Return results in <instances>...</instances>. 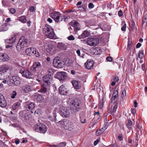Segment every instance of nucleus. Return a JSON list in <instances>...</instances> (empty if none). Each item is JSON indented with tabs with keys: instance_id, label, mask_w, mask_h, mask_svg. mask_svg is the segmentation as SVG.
Segmentation results:
<instances>
[{
	"instance_id": "f257e3e1",
	"label": "nucleus",
	"mask_w": 147,
	"mask_h": 147,
	"mask_svg": "<svg viewBox=\"0 0 147 147\" xmlns=\"http://www.w3.org/2000/svg\"><path fill=\"white\" fill-rule=\"evenodd\" d=\"M11 69L7 65H2L0 67V80L5 79L11 76Z\"/></svg>"
},
{
	"instance_id": "f03ea898",
	"label": "nucleus",
	"mask_w": 147,
	"mask_h": 147,
	"mask_svg": "<svg viewBox=\"0 0 147 147\" xmlns=\"http://www.w3.org/2000/svg\"><path fill=\"white\" fill-rule=\"evenodd\" d=\"M30 45V42L28 40L25 38L24 36L21 38L16 46L17 50L18 51L23 50L24 48L28 47Z\"/></svg>"
},
{
	"instance_id": "7ed1b4c3",
	"label": "nucleus",
	"mask_w": 147,
	"mask_h": 147,
	"mask_svg": "<svg viewBox=\"0 0 147 147\" xmlns=\"http://www.w3.org/2000/svg\"><path fill=\"white\" fill-rule=\"evenodd\" d=\"M43 32L47 38L52 39L54 38L55 34L53 28L50 26L46 24L43 28Z\"/></svg>"
},
{
	"instance_id": "20e7f679",
	"label": "nucleus",
	"mask_w": 147,
	"mask_h": 147,
	"mask_svg": "<svg viewBox=\"0 0 147 147\" xmlns=\"http://www.w3.org/2000/svg\"><path fill=\"white\" fill-rule=\"evenodd\" d=\"M58 123L66 129L71 131L74 129L73 123L68 120L64 119L59 121Z\"/></svg>"
},
{
	"instance_id": "39448f33",
	"label": "nucleus",
	"mask_w": 147,
	"mask_h": 147,
	"mask_svg": "<svg viewBox=\"0 0 147 147\" xmlns=\"http://www.w3.org/2000/svg\"><path fill=\"white\" fill-rule=\"evenodd\" d=\"M51 17L56 22L61 21L63 19L64 20L68 19L67 18L64 16H61V14L58 12L54 11L51 13Z\"/></svg>"
},
{
	"instance_id": "423d86ee",
	"label": "nucleus",
	"mask_w": 147,
	"mask_h": 147,
	"mask_svg": "<svg viewBox=\"0 0 147 147\" xmlns=\"http://www.w3.org/2000/svg\"><path fill=\"white\" fill-rule=\"evenodd\" d=\"M34 127L36 131L41 134H45L47 131V126L42 123H38L35 124Z\"/></svg>"
},
{
	"instance_id": "0eeeda50",
	"label": "nucleus",
	"mask_w": 147,
	"mask_h": 147,
	"mask_svg": "<svg viewBox=\"0 0 147 147\" xmlns=\"http://www.w3.org/2000/svg\"><path fill=\"white\" fill-rule=\"evenodd\" d=\"M32 72L31 73L28 70L24 69L20 71V73L22 74L23 77L28 79H32L34 77V73L33 72Z\"/></svg>"
},
{
	"instance_id": "6e6552de",
	"label": "nucleus",
	"mask_w": 147,
	"mask_h": 147,
	"mask_svg": "<svg viewBox=\"0 0 147 147\" xmlns=\"http://www.w3.org/2000/svg\"><path fill=\"white\" fill-rule=\"evenodd\" d=\"M70 108L73 110L74 111H78L79 109H80V102L77 100H72L71 101Z\"/></svg>"
},
{
	"instance_id": "1a4fd4ad",
	"label": "nucleus",
	"mask_w": 147,
	"mask_h": 147,
	"mask_svg": "<svg viewBox=\"0 0 147 147\" xmlns=\"http://www.w3.org/2000/svg\"><path fill=\"white\" fill-rule=\"evenodd\" d=\"M87 44L91 46H97L99 42V40L98 38H88L86 40Z\"/></svg>"
},
{
	"instance_id": "9d476101",
	"label": "nucleus",
	"mask_w": 147,
	"mask_h": 147,
	"mask_svg": "<svg viewBox=\"0 0 147 147\" xmlns=\"http://www.w3.org/2000/svg\"><path fill=\"white\" fill-rule=\"evenodd\" d=\"M60 114L63 117H69L70 115L69 111L66 109L65 107L61 106L59 108Z\"/></svg>"
},
{
	"instance_id": "9b49d317",
	"label": "nucleus",
	"mask_w": 147,
	"mask_h": 147,
	"mask_svg": "<svg viewBox=\"0 0 147 147\" xmlns=\"http://www.w3.org/2000/svg\"><path fill=\"white\" fill-rule=\"evenodd\" d=\"M53 66L57 68H61L63 65V61L58 57H55L53 61Z\"/></svg>"
},
{
	"instance_id": "f8f14e48",
	"label": "nucleus",
	"mask_w": 147,
	"mask_h": 147,
	"mask_svg": "<svg viewBox=\"0 0 147 147\" xmlns=\"http://www.w3.org/2000/svg\"><path fill=\"white\" fill-rule=\"evenodd\" d=\"M77 63L71 59H69L67 60L65 63V66L69 69H72L75 67Z\"/></svg>"
},
{
	"instance_id": "ddd939ff",
	"label": "nucleus",
	"mask_w": 147,
	"mask_h": 147,
	"mask_svg": "<svg viewBox=\"0 0 147 147\" xmlns=\"http://www.w3.org/2000/svg\"><path fill=\"white\" fill-rule=\"evenodd\" d=\"M9 82L16 86H19L21 82L20 78L17 76H13L10 78Z\"/></svg>"
},
{
	"instance_id": "4468645a",
	"label": "nucleus",
	"mask_w": 147,
	"mask_h": 147,
	"mask_svg": "<svg viewBox=\"0 0 147 147\" xmlns=\"http://www.w3.org/2000/svg\"><path fill=\"white\" fill-rule=\"evenodd\" d=\"M56 78L59 80H63L66 77V73L65 72H58L55 75Z\"/></svg>"
},
{
	"instance_id": "2eb2a0df",
	"label": "nucleus",
	"mask_w": 147,
	"mask_h": 147,
	"mask_svg": "<svg viewBox=\"0 0 147 147\" xmlns=\"http://www.w3.org/2000/svg\"><path fill=\"white\" fill-rule=\"evenodd\" d=\"M56 50L55 46L51 44H49L47 48V51L50 54L53 55L56 52Z\"/></svg>"
},
{
	"instance_id": "dca6fc26",
	"label": "nucleus",
	"mask_w": 147,
	"mask_h": 147,
	"mask_svg": "<svg viewBox=\"0 0 147 147\" xmlns=\"http://www.w3.org/2000/svg\"><path fill=\"white\" fill-rule=\"evenodd\" d=\"M41 67V65L38 62H35L33 65L31 69L32 72L35 73L36 71H38Z\"/></svg>"
},
{
	"instance_id": "f3484780",
	"label": "nucleus",
	"mask_w": 147,
	"mask_h": 147,
	"mask_svg": "<svg viewBox=\"0 0 147 147\" xmlns=\"http://www.w3.org/2000/svg\"><path fill=\"white\" fill-rule=\"evenodd\" d=\"M118 91L117 90L114 91L111 99L112 102L114 103L116 102V104H118Z\"/></svg>"
},
{
	"instance_id": "a211bd4d",
	"label": "nucleus",
	"mask_w": 147,
	"mask_h": 147,
	"mask_svg": "<svg viewBox=\"0 0 147 147\" xmlns=\"http://www.w3.org/2000/svg\"><path fill=\"white\" fill-rule=\"evenodd\" d=\"M6 101L3 96L0 94V106L2 107H5L7 105Z\"/></svg>"
},
{
	"instance_id": "6ab92c4d",
	"label": "nucleus",
	"mask_w": 147,
	"mask_h": 147,
	"mask_svg": "<svg viewBox=\"0 0 147 147\" xmlns=\"http://www.w3.org/2000/svg\"><path fill=\"white\" fill-rule=\"evenodd\" d=\"M52 79L51 76H45L43 78V81L44 82V84L45 85L50 86L51 82Z\"/></svg>"
},
{
	"instance_id": "aec40b11",
	"label": "nucleus",
	"mask_w": 147,
	"mask_h": 147,
	"mask_svg": "<svg viewBox=\"0 0 147 147\" xmlns=\"http://www.w3.org/2000/svg\"><path fill=\"white\" fill-rule=\"evenodd\" d=\"M69 24L72 26L74 30H78L80 29L79 24L77 21H72L69 23Z\"/></svg>"
},
{
	"instance_id": "412c9836",
	"label": "nucleus",
	"mask_w": 147,
	"mask_h": 147,
	"mask_svg": "<svg viewBox=\"0 0 147 147\" xmlns=\"http://www.w3.org/2000/svg\"><path fill=\"white\" fill-rule=\"evenodd\" d=\"M94 62L93 60H88L84 64L85 67L88 69H90L94 66Z\"/></svg>"
},
{
	"instance_id": "4be33fe9",
	"label": "nucleus",
	"mask_w": 147,
	"mask_h": 147,
	"mask_svg": "<svg viewBox=\"0 0 147 147\" xmlns=\"http://www.w3.org/2000/svg\"><path fill=\"white\" fill-rule=\"evenodd\" d=\"M10 59V57L6 53H1L0 54V59L4 61H7Z\"/></svg>"
},
{
	"instance_id": "5701e85b",
	"label": "nucleus",
	"mask_w": 147,
	"mask_h": 147,
	"mask_svg": "<svg viewBox=\"0 0 147 147\" xmlns=\"http://www.w3.org/2000/svg\"><path fill=\"white\" fill-rule=\"evenodd\" d=\"M49 89V86L48 85H45L44 84L41 86V88L38 92H41L45 93L48 91Z\"/></svg>"
},
{
	"instance_id": "b1692460",
	"label": "nucleus",
	"mask_w": 147,
	"mask_h": 147,
	"mask_svg": "<svg viewBox=\"0 0 147 147\" xmlns=\"http://www.w3.org/2000/svg\"><path fill=\"white\" fill-rule=\"evenodd\" d=\"M90 34V32L87 30H84L82 34L78 36L79 38H85L89 36Z\"/></svg>"
},
{
	"instance_id": "393cba45",
	"label": "nucleus",
	"mask_w": 147,
	"mask_h": 147,
	"mask_svg": "<svg viewBox=\"0 0 147 147\" xmlns=\"http://www.w3.org/2000/svg\"><path fill=\"white\" fill-rule=\"evenodd\" d=\"M65 86L63 85L61 86L59 88V92L62 95H66L67 94Z\"/></svg>"
},
{
	"instance_id": "a878e982",
	"label": "nucleus",
	"mask_w": 147,
	"mask_h": 147,
	"mask_svg": "<svg viewBox=\"0 0 147 147\" xmlns=\"http://www.w3.org/2000/svg\"><path fill=\"white\" fill-rule=\"evenodd\" d=\"M35 48L33 47L28 48H27L25 51L26 53L28 55L30 56L33 55L34 50Z\"/></svg>"
},
{
	"instance_id": "bb28decb",
	"label": "nucleus",
	"mask_w": 147,
	"mask_h": 147,
	"mask_svg": "<svg viewBox=\"0 0 147 147\" xmlns=\"http://www.w3.org/2000/svg\"><path fill=\"white\" fill-rule=\"evenodd\" d=\"M57 47L60 50H65L67 49L66 45L62 43L59 42L57 44Z\"/></svg>"
},
{
	"instance_id": "cd10ccee",
	"label": "nucleus",
	"mask_w": 147,
	"mask_h": 147,
	"mask_svg": "<svg viewBox=\"0 0 147 147\" xmlns=\"http://www.w3.org/2000/svg\"><path fill=\"white\" fill-rule=\"evenodd\" d=\"M22 89L25 92L27 93L31 90V87L29 85H26L22 87Z\"/></svg>"
},
{
	"instance_id": "c85d7f7f",
	"label": "nucleus",
	"mask_w": 147,
	"mask_h": 147,
	"mask_svg": "<svg viewBox=\"0 0 147 147\" xmlns=\"http://www.w3.org/2000/svg\"><path fill=\"white\" fill-rule=\"evenodd\" d=\"M134 124L130 119H128L126 121V126L129 129H131L133 126Z\"/></svg>"
},
{
	"instance_id": "c756f323",
	"label": "nucleus",
	"mask_w": 147,
	"mask_h": 147,
	"mask_svg": "<svg viewBox=\"0 0 147 147\" xmlns=\"http://www.w3.org/2000/svg\"><path fill=\"white\" fill-rule=\"evenodd\" d=\"M16 39V38L15 35H13L11 36V38L8 40H7L6 42L7 43L11 44L15 42Z\"/></svg>"
},
{
	"instance_id": "7c9ffc66",
	"label": "nucleus",
	"mask_w": 147,
	"mask_h": 147,
	"mask_svg": "<svg viewBox=\"0 0 147 147\" xmlns=\"http://www.w3.org/2000/svg\"><path fill=\"white\" fill-rule=\"evenodd\" d=\"M25 107L26 109H27V110L28 111L30 109H34L35 108V105L34 103H31L29 104L26 105Z\"/></svg>"
},
{
	"instance_id": "2f4dec72",
	"label": "nucleus",
	"mask_w": 147,
	"mask_h": 147,
	"mask_svg": "<svg viewBox=\"0 0 147 147\" xmlns=\"http://www.w3.org/2000/svg\"><path fill=\"white\" fill-rule=\"evenodd\" d=\"M36 98L37 100L39 101L40 102H44L45 101L44 98L40 95H37Z\"/></svg>"
},
{
	"instance_id": "473e14b6",
	"label": "nucleus",
	"mask_w": 147,
	"mask_h": 147,
	"mask_svg": "<svg viewBox=\"0 0 147 147\" xmlns=\"http://www.w3.org/2000/svg\"><path fill=\"white\" fill-rule=\"evenodd\" d=\"M72 83L74 87L76 88L79 89L80 88V86L78 81L73 80L72 81Z\"/></svg>"
},
{
	"instance_id": "72a5a7b5",
	"label": "nucleus",
	"mask_w": 147,
	"mask_h": 147,
	"mask_svg": "<svg viewBox=\"0 0 147 147\" xmlns=\"http://www.w3.org/2000/svg\"><path fill=\"white\" fill-rule=\"evenodd\" d=\"M142 26H147V14H146L143 17Z\"/></svg>"
},
{
	"instance_id": "f704fd0d",
	"label": "nucleus",
	"mask_w": 147,
	"mask_h": 147,
	"mask_svg": "<svg viewBox=\"0 0 147 147\" xmlns=\"http://www.w3.org/2000/svg\"><path fill=\"white\" fill-rule=\"evenodd\" d=\"M138 57L140 59H142L144 57V52L143 50L139 51Z\"/></svg>"
},
{
	"instance_id": "c9c22d12",
	"label": "nucleus",
	"mask_w": 147,
	"mask_h": 147,
	"mask_svg": "<svg viewBox=\"0 0 147 147\" xmlns=\"http://www.w3.org/2000/svg\"><path fill=\"white\" fill-rule=\"evenodd\" d=\"M104 131V129L103 128L99 129V130H97L96 131V135L97 136H99L102 134Z\"/></svg>"
},
{
	"instance_id": "e433bc0d",
	"label": "nucleus",
	"mask_w": 147,
	"mask_h": 147,
	"mask_svg": "<svg viewBox=\"0 0 147 147\" xmlns=\"http://www.w3.org/2000/svg\"><path fill=\"white\" fill-rule=\"evenodd\" d=\"M34 55L35 57H39L40 56V53L36 48L35 50H34V53H33V55Z\"/></svg>"
},
{
	"instance_id": "4c0bfd02",
	"label": "nucleus",
	"mask_w": 147,
	"mask_h": 147,
	"mask_svg": "<svg viewBox=\"0 0 147 147\" xmlns=\"http://www.w3.org/2000/svg\"><path fill=\"white\" fill-rule=\"evenodd\" d=\"M20 104L18 102H16L12 106V108L13 110H15L18 108L20 106Z\"/></svg>"
},
{
	"instance_id": "58836bf2",
	"label": "nucleus",
	"mask_w": 147,
	"mask_h": 147,
	"mask_svg": "<svg viewBox=\"0 0 147 147\" xmlns=\"http://www.w3.org/2000/svg\"><path fill=\"white\" fill-rule=\"evenodd\" d=\"M20 21L23 23H25L27 21L25 16H22L19 18Z\"/></svg>"
},
{
	"instance_id": "ea45409f",
	"label": "nucleus",
	"mask_w": 147,
	"mask_h": 147,
	"mask_svg": "<svg viewBox=\"0 0 147 147\" xmlns=\"http://www.w3.org/2000/svg\"><path fill=\"white\" fill-rule=\"evenodd\" d=\"M135 23L133 22H131L130 23L129 26L131 28V30L132 31H134V30L135 28Z\"/></svg>"
},
{
	"instance_id": "a19ab883",
	"label": "nucleus",
	"mask_w": 147,
	"mask_h": 147,
	"mask_svg": "<svg viewBox=\"0 0 147 147\" xmlns=\"http://www.w3.org/2000/svg\"><path fill=\"white\" fill-rule=\"evenodd\" d=\"M48 76H51V75L53 74V69L52 68L49 69L48 70Z\"/></svg>"
},
{
	"instance_id": "79ce46f5",
	"label": "nucleus",
	"mask_w": 147,
	"mask_h": 147,
	"mask_svg": "<svg viewBox=\"0 0 147 147\" xmlns=\"http://www.w3.org/2000/svg\"><path fill=\"white\" fill-rule=\"evenodd\" d=\"M66 145V143L65 142H61L58 144L59 147H65Z\"/></svg>"
},
{
	"instance_id": "37998d69",
	"label": "nucleus",
	"mask_w": 147,
	"mask_h": 147,
	"mask_svg": "<svg viewBox=\"0 0 147 147\" xmlns=\"http://www.w3.org/2000/svg\"><path fill=\"white\" fill-rule=\"evenodd\" d=\"M118 105L117 104L115 105L113 108V109L112 110V112L113 113H115L118 107Z\"/></svg>"
},
{
	"instance_id": "c03bdc74",
	"label": "nucleus",
	"mask_w": 147,
	"mask_h": 147,
	"mask_svg": "<svg viewBox=\"0 0 147 147\" xmlns=\"http://www.w3.org/2000/svg\"><path fill=\"white\" fill-rule=\"evenodd\" d=\"M17 94V93L15 91H13L11 95V97L12 98H14Z\"/></svg>"
},
{
	"instance_id": "a18cd8bd",
	"label": "nucleus",
	"mask_w": 147,
	"mask_h": 147,
	"mask_svg": "<svg viewBox=\"0 0 147 147\" xmlns=\"http://www.w3.org/2000/svg\"><path fill=\"white\" fill-rule=\"evenodd\" d=\"M69 40H73L75 39V38L72 35H70L67 38Z\"/></svg>"
},
{
	"instance_id": "49530a36",
	"label": "nucleus",
	"mask_w": 147,
	"mask_h": 147,
	"mask_svg": "<svg viewBox=\"0 0 147 147\" xmlns=\"http://www.w3.org/2000/svg\"><path fill=\"white\" fill-rule=\"evenodd\" d=\"M10 12L12 14H14L16 12V9L13 8H11L10 9Z\"/></svg>"
},
{
	"instance_id": "de8ad7c7",
	"label": "nucleus",
	"mask_w": 147,
	"mask_h": 147,
	"mask_svg": "<svg viewBox=\"0 0 147 147\" xmlns=\"http://www.w3.org/2000/svg\"><path fill=\"white\" fill-rule=\"evenodd\" d=\"M126 24L125 23H124L122 27L121 28V30L124 31H125L126 30Z\"/></svg>"
},
{
	"instance_id": "09e8293b",
	"label": "nucleus",
	"mask_w": 147,
	"mask_h": 147,
	"mask_svg": "<svg viewBox=\"0 0 147 147\" xmlns=\"http://www.w3.org/2000/svg\"><path fill=\"white\" fill-rule=\"evenodd\" d=\"M80 118L81 122L82 123H86V119L85 118L80 117Z\"/></svg>"
},
{
	"instance_id": "8fccbe9b",
	"label": "nucleus",
	"mask_w": 147,
	"mask_h": 147,
	"mask_svg": "<svg viewBox=\"0 0 147 147\" xmlns=\"http://www.w3.org/2000/svg\"><path fill=\"white\" fill-rule=\"evenodd\" d=\"M131 43H132L131 41V40H129L128 42V45H127V48L128 49L130 48V46L131 45Z\"/></svg>"
},
{
	"instance_id": "3c124183",
	"label": "nucleus",
	"mask_w": 147,
	"mask_h": 147,
	"mask_svg": "<svg viewBox=\"0 0 147 147\" xmlns=\"http://www.w3.org/2000/svg\"><path fill=\"white\" fill-rule=\"evenodd\" d=\"M35 10V8L34 6H31L30 7L29 11L30 12H33Z\"/></svg>"
},
{
	"instance_id": "603ef678",
	"label": "nucleus",
	"mask_w": 147,
	"mask_h": 147,
	"mask_svg": "<svg viewBox=\"0 0 147 147\" xmlns=\"http://www.w3.org/2000/svg\"><path fill=\"white\" fill-rule=\"evenodd\" d=\"M118 139L120 141H121L123 140L122 136L121 134H119L118 136Z\"/></svg>"
},
{
	"instance_id": "864d4df0",
	"label": "nucleus",
	"mask_w": 147,
	"mask_h": 147,
	"mask_svg": "<svg viewBox=\"0 0 147 147\" xmlns=\"http://www.w3.org/2000/svg\"><path fill=\"white\" fill-rule=\"evenodd\" d=\"M88 7L90 8H92L94 7V5L92 3H90L88 5Z\"/></svg>"
},
{
	"instance_id": "5fc2aeb1",
	"label": "nucleus",
	"mask_w": 147,
	"mask_h": 147,
	"mask_svg": "<svg viewBox=\"0 0 147 147\" xmlns=\"http://www.w3.org/2000/svg\"><path fill=\"white\" fill-rule=\"evenodd\" d=\"M118 15L120 17L122 16L123 15V12L121 10H120L118 13Z\"/></svg>"
},
{
	"instance_id": "6e6d98bb",
	"label": "nucleus",
	"mask_w": 147,
	"mask_h": 147,
	"mask_svg": "<svg viewBox=\"0 0 147 147\" xmlns=\"http://www.w3.org/2000/svg\"><path fill=\"white\" fill-rule=\"evenodd\" d=\"M106 60L109 61H111L112 60V59L111 57H107L106 58Z\"/></svg>"
},
{
	"instance_id": "4d7b16f0",
	"label": "nucleus",
	"mask_w": 147,
	"mask_h": 147,
	"mask_svg": "<svg viewBox=\"0 0 147 147\" xmlns=\"http://www.w3.org/2000/svg\"><path fill=\"white\" fill-rule=\"evenodd\" d=\"M20 142V140L18 139H16L15 140V142L16 144H18Z\"/></svg>"
},
{
	"instance_id": "13d9d810",
	"label": "nucleus",
	"mask_w": 147,
	"mask_h": 147,
	"mask_svg": "<svg viewBox=\"0 0 147 147\" xmlns=\"http://www.w3.org/2000/svg\"><path fill=\"white\" fill-rule=\"evenodd\" d=\"M114 80L115 81L117 82L119 81V78L115 76L114 78Z\"/></svg>"
},
{
	"instance_id": "bf43d9fd",
	"label": "nucleus",
	"mask_w": 147,
	"mask_h": 147,
	"mask_svg": "<svg viewBox=\"0 0 147 147\" xmlns=\"http://www.w3.org/2000/svg\"><path fill=\"white\" fill-rule=\"evenodd\" d=\"M141 45V44L140 43H137L136 45V47L137 48H140Z\"/></svg>"
},
{
	"instance_id": "052dcab7",
	"label": "nucleus",
	"mask_w": 147,
	"mask_h": 147,
	"mask_svg": "<svg viewBox=\"0 0 147 147\" xmlns=\"http://www.w3.org/2000/svg\"><path fill=\"white\" fill-rule=\"evenodd\" d=\"M76 53L77 54H78V55L79 56H80V57H83L82 56H80V51L79 50H78L76 51Z\"/></svg>"
},
{
	"instance_id": "680f3d73",
	"label": "nucleus",
	"mask_w": 147,
	"mask_h": 147,
	"mask_svg": "<svg viewBox=\"0 0 147 147\" xmlns=\"http://www.w3.org/2000/svg\"><path fill=\"white\" fill-rule=\"evenodd\" d=\"M141 123H139L138 125V128L139 129H140L142 128V127L141 126Z\"/></svg>"
},
{
	"instance_id": "e2e57ef3",
	"label": "nucleus",
	"mask_w": 147,
	"mask_h": 147,
	"mask_svg": "<svg viewBox=\"0 0 147 147\" xmlns=\"http://www.w3.org/2000/svg\"><path fill=\"white\" fill-rule=\"evenodd\" d=\"M122 94L123 96H126V92L125 90H123L122 92Z\"/></svg>"
},
{
	"instance_id": "0e129e2a",
	"label": "nucleus",
	"mask_w": 147,
	"mask_h": 147,
	"mask_svg": "<svg viewBox=\"0 0 147 147\" xmlns=\"http://www.w3.org/2000/svg\"><path fill=\"white\" fill-rule=\"evenodd\" d=\"M47 21L50 23H51L52 22V20L50 18H49Z\"/></svg>"
},
{
	"instance_id": "69168bd1",
	"label": "nucleus",
	"mask_w": 147,
	"mask_h": 147,
	"mask_svg": "<svg viewBox=\"0 0 147 147\" xmlns=\"http://www.w3.org/2000/svg\"><path fill=\"white\" fill-rule=\"evenodd\" d=\"M51 147H59L58 144L55 145H50Z\"/></svg>"
},
{
	"instance_id": "338daca9",
	"label": "nucleus",
	"mask_w": 147,
	"mask_h": 147,
	"mask_svg": "<svg viewBox=\"0 0 147 147\" xmlns=\"http://www.w3.org/2000/svg\"><path fill=\"white\" fill-rule=\"evenodd\" d=\"M98 142H99V140H97L94 141V145L95 146L98 143Z\"/></svg>"
},
{
	"instance_id": "774afa93",
	"label": "nucleus",
	"mask_w": 147,
	"mask_h": 147,
	"mask_svg": "<svg viewBox=\"0 0 147 147\" xmlns=\"http://www.w3.org/2000/svg\"><path fill=\"white\" fill-rule=\"evenodd\" d=\"M111 147H119L116 144H112L111 145Z\"/></svg>"
}]
</instances>
